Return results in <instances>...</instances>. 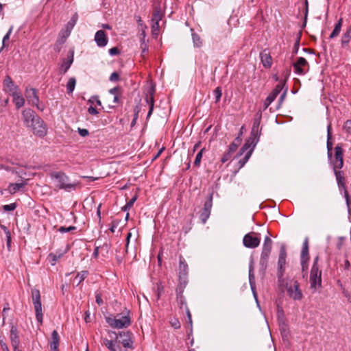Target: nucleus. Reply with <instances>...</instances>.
Segmentation results:
<instances>
[{
  "label": "nucleus",
  "mask_w": 351,
  "mask_h": 351,
  "mask_svg": "<svg viewBox=\"0 0 351 351\" xmlns=\"http://www.w3.org/2000/svg\"><path fill=\"white\" fill-rule=\"evenodd\" d=\"M32 301L36 313V318L38 322L43 323L42 304L40 302V293L38 289L32 290Z\"/></svg>",
  "instance_id": "nucleus-6"
},
{
  "label": "nucleus",
  "mask_w": 351,
  "mask_h": 351,
  "mask_svg": "<svg viewBox=\"0 0 351 351\" xmlns=\"http://www.w3.org/2000/svg\"><path fill=\"white\" fill-rule=\"evenodd\" d=\"M140 32H141V33L139 34V38H140L141 43L146 42V40H145V37H146L145 29H143V30H141Z\"/></svg>",
  "instance_id": "nucleus-63"
},
{
  "label": "nucleus",
  "mask_w": 351,
  "mask_h": 351,
  "mask_svg": "<svg viewBox=\"0 0 351 351\" xmlns=\"http://www.w3.org/2000/svg\"><path fill=\"white\" fill-rule=\"evenodd\" d=\"M343 151L341 145L335 147V154L331 165L333 169H341L343 166Z\"/></svg>",
  "instance_id": "nucleus-10"
},
{
  "label": "nucleus",
  "mask_w": 351,
  "mask_h": 351,
  "mask_svg": "<svg viewBox=\"0 0 351 351\" xmlns=\"http://www.w3.org/2000/svg\"><path fill=\"white\" fill-rule=\"evenodd\" d=\"M162 19V13L159 8H156L153 12L152 21H160Z\"/></svg>",
  "instance_id": "nucleus-37"
},
{
  "label": "nucleus",
  "mask_w": 351,
  "mask_h": 351,
  "mask_svg": "<svg viewBox=\"0 0 351 351\" xmlns=\"http://www.w3.org/2000/svg\"><path fill=\"white\" fill-rule=\"evenodd\" d=\"M232 154L231 152H230L229 151H228L227 152H226L222 158H221V162L222 163H225L226 162H227L228 160H229L231 158V156H232Z\"/></svg>",
  "instance_id": "nucleus-53"
},
{
  "label": "nucleus",
  "mask_w": 351,
  "mask_h": 351,
  "mask_svg": "<svg viewBox=\"0 0 351 351\" xmlns=\"http://www.w3.org/2000/svg\"><path fill=\"white\" fill-rule=\"evenodd\" d=\"M4 90L10 95L18 91V86H16L10 76H6L3 81Z\"/></svg>",
  "instance_id": "nucleus-21"
},
{
  "label": "nucleus",
  "mask_w": 351,
  "mask_h": 351,
  "mask_svg": "<svg viewBox=\"0 0 351 351\" xmlns=\"http://www.w3.org/2000/svg\"><path fill=\"white\" fill-rule=\"evenodd\" d=\"M274 100L272 97L268 95L264 101L263 110H265Z\"/></svg>",
  "instance_id": "nucleus-45"
},
{
  "label": "nucleus",
  "mask_w": 351,
  "mask_h": 351,
  "mask_svg": "<svg viewBox=\"0 0 351 351\" xmlns=\"http://www.w3.org/2000/svg\"><path fill=\"white\" fill-rule=\"evenodd\" d=\"M51 177L56 179V187L60 189H63L66 191L70 192L75 191L77 186L79 185V184L77 182H70L69 178L64 172L62 171L53 172L51 174Z\"/></svg>",
  "instance_id": "nucleus-2"
},
{
  "label": "nucleus",
  "mask_w": 351,
  "mask_h": 351,
  "mask_svg": "<svg viewBox=\"0 0 351 351\" xmlns=\"http://www.w3.org/2000/svg\"><path fill=\"white\" fill-rule=\"evenodd\" d=\"M310 283L311 288L315 291L322 287V270L319 267L311 268Z\"/></svg>",
  "instance_id": "nucleus-9"
},
{
  "label": "nucleus",
  "mask_w": 351,
  "mask_h": 351,
  "mask_svg": "<svg viewBox=\"0 0 351 351\" xmlns=\"http://www.w3.org/2000/svg\"><path fill=\"white\" fill-rule=\"evenodd\" d=\"M261 234L251 232L246 234L243 239V243L245 247L255 248L260 245Z\"/></svg>",
  "instance_id": "nucleus-7"
},
{
  "label": "nucleus",
  "mask_w": 351,
  "mask_h": 351,
  "mask_svg": "<svg viewBox=\"0 0 351 351\" xmlns=\"http://www.w3.org/2000/svg\"><path fill=\"white\" fill-rule=\"evenodd\" d=\"M76 80L74 77H71L66 84V89L68 94H71L75 89Z\"/></svg>",
  "instance_id": "nucleus-34"
},
{
  "label": "nucleus",
  "mask_w": 351,
  "mask_h": 351,
  "mask_svg": "<svg viewBox=\"0 0 351 351\" xmlns=\"http://www.w3.org/2000/svg\"><path fill=\"white\" fill-rule=\"evenodd\" d=\"M11 95L13 97V101L17 109H19L24 106L25 99L19 90L14 93H13Z\"/></svg>",
  "instance_id": "nucleus-24"
},
{
  "label": "nucleus",
  "mask_w": 351,
  "mask_h": 351,
  "mask_svg": "<svg viewBox=\"0 0 351 351\" xmlns=\"http://www.w3.org/2000/svg\"><path fill=\"white\" fill-rule=\"evenodd\" d=\"M351 39V27L345 32L341 38V45L343 47L348 46Z\"/></svg>",
  "instance_id": "nucleus-31"
},
{
  "label": "nucleus",
  "mask_w": 351,
  "mask_h": 351,
  "mask_svg": "<svg viewBox=\"0 0 351 351\" xmlns=\"http://www.w3.org/2000/svg\"><path fill=\"white\" fill-rule=\"evenodd\" d=\"M188 274V265L182 256L179 259V276L180 278H184Z\"/></svg>",
  "instance_id": "nucleus-23"
},
{
  "label": "nucleus",
  "mask_w": 351,
  "mask_h": 351,
  "mask_svg": "<svg viewBox=\"0 0 351 351\" xmlns=\"http://www.w3.org/2000/svg\"><path fill=\"white\" fill-rule=\"evenodd\" d=\"M337 183L339 191H343V196L346 197V193H348L346 186V178L343 171L341 169H333Z\"/></svg>",
  "instance_id": "nucleus-16"
},
{
  "label": "nucleus",
  "mask_w": 351,
  "mask_h": 351,
  "mask_svg": "<svg viewBox=\"0 0 351 351\" xmlns=\"http://www.w3.org/2000/svg\"><path fill=\"white\" fill-rule=\"evenodd\" d=\"M260 57L261 60V62L265 68H270L272 64V58L270 53L267 51V50H264L260 53Z\"/></svg>",
  "instance_id": "nucleus-22"
},
{
  "label": "nucleus",
  "mask_w": 351,
  "mask_h": 351,
  "mask_svg": "<svg viewBox=\"0 0 351 351\" xmlns=\"http://www.w3.org/2000/svg\"><path fill=\"white\" fill-rule=\"evenodd\" d=\"M73 61V55L71 56V58H68L67 60H64L62 66H61V71L63 73H66L68 69L70 68L71 65L72 64Z\"/></svg>",
  "instance_id": "nucleus-33"
},
{
  "label": "nucleus",
  "mask_w": 351,
  "mask_h": 351,
  "mask_svg": "<svg viewBox=\"0 0 351 351\" xmlns=\"http://www.w3.org/2000/svg\"><path fill=\"white\" fill-rule=\"evenodd\" d=\"M308 238L306 237L302 244V248L300 254V261L302 270L304 271L308 269Z\"/></svg>",
  "instance_id": "nucleus-13"
},
{
  "label": "nucleus",
  "mask_w": 351,
  "mask_h": 351,
  "mask_svg": "<svg viewBox=\"0 0 351 351\" xmlns=\"http://www.w3.org/2000/svg\"><path fill=\"white\" fill-rule=\"evenodd\" d=\"M177 302L180 307V308H182L184 307L186 308V302L184 297L182 295V291H178L177 290V295H176Z\"/></svg>",
  "instance_id": "nucleus-30"
},
{
  "label": "nucleus",
  "mask_w": 351,
  "mask_h": 351,
  "mask_svg": "<svg viewBox=\"0 0 351 351\" xmlns=\"http://www.w3.org/2000/svg\"><path fill=\"white\" fill-rule=\"evenodd\" d=\"M87 271H82L81 272H79L75 278V280H78L77 285H80L87 277Z\"/></svg>",
  "instance_id": "nucleus-39"
},
{
  "label": "nucleus",
  "mask_w": 351,
  "mask_h": 351,
  "mask_svg": "<svg viewBox=\"0 0 351 351\" xmlns=\"http://www.w3.org/2000/svg\"><path fill=\"white\" fill-rule=\"evenodd\" d=\"M137 199L136 196L133 197L127 204L125 206L123 207V210L126 211L127 210H129L134 204V203L136 202Z\"/></svg>",
  "instance_id": "nucleus-43"
},
{
  "label": "nucleus",
  "mask_w": 351,
  "mask_h": 351,
  "mask_svg": "<svg viewBox=\"0 0 351 351\" xmlns=\"http://www.w3.org/2000/svg\"><path fill=\"white\" fill-rule=\"evenodd\" d=\"M287 291L289 296L295 300H300L303 298L300 285L295 280H291L287 283Z\"/></svg>",
  "instance_id": "nucleus-5"
},
{
  "label": "nucleus",
  "mask_w": 351,
  "mask_h": 351,
  "mask_svg": "<svg viewBox=\"0 0 351 351\" xmlns=\"http://www.w3.org/2000/svg\"><path fill=\"white\" fill-rule=\"evenodd\" d=\"M286 257H287V252L285 246L284 245H282L280 249L279 252V257L278 261V278H282L283 276V274L285 273V266L286 265Z\"/></svg>",
  "instance_id": "nucleus-14"
},
{
  "label": "nucleus",
  "mask_w": 351,
  "mask_h": 351,
  "mask_svg": "<svg viewBox=\"0 0 351 351\" xmlns=\"http://www.w3.org/2000/svg\"><path fill=\"white\" fill-rule=\"evenodd\" d=\"M212 206V197L210 196V199L204 203L203 210L210 212Z\"/></svg>",
  "instance_id": "nucleus-46"
},
{
  "label": "nucleus",
  "mask_w": 351,
  "mask_h": 351,
  "mask_svg": "<svg viewBox=\"0 0 351 351\" xmlns=\"http://www.w3.org/2000/svg\"><path fill=\"white\" fill-rule=\"evenodd\" d=\"M343 19H340L337 23L335 24V28L332 33L330 35V38H334L337 36L341 32V26H342Z\"/></svg>",
  "instance_id": "nucleus-28"
},
{
  "label": "nucleus",
  "mask_w": 351,
  "mask_h": 351,
  "mask_svg": "<svg viewBox=\"0 0 351 351\" xmlns=\"http://www.w3.org/2000/svg\"><path fill=\"white\" fill-rule=\"evenodd\" d=\"M34 134L38 137H44L47 133V127L44 121L38 116L32 125L29 127Z\"/></svg>",
  "instance_id": "nucleus-8"
},
{
  "label": "nucleus",
  "mask_w": 351,
  "mask_h": 351,
  "mask_svg": "<svg viewBox=\"0 0 351 351\" xmlns=\"http://www.w3.org/2000/svg\"><path fill=\"white\" fill-rule=\"evenodd\" d=\"M16 208V203H12L10 204H5L3 206V208L5 211H12Z\"/></svg>",
  "instance_id": "nucleus-52"
},
{
  "label": "nucleus",
  "mask_w": 351,
  "mask_h": 351,
  "mask_svg": "<svg viewBox=\"0 0 351 351\" xmlns=\"http://www.w3.org/2000/svg\"><path fill=\"white\" fill-rule=\"evenodd\" d=\"M210 215V212L208 210H202L200 215H199V219L202 223H205L207 221V219L209 218Z\"/></svg>",
  "instance_id": "nucleus-41"
},
{
  "label": "nucleus",
  "mask_w": 351,
  "mask_h": 351,
  "mask_svg": "<svg viewBox=\"0 0 351 351\" xmlns=\"http://www.w3.org/2000/svg\"><path fill=\"white\" fill-rule=\"evenodd\" d=\"M78 133L81 136L85 137L88 135V130L84 128H78Z\"/></svg>",
  "instance_id": "nucleus-60"
},
{
  "label": "nucleus",
  "mask_w": 351,
  "mask_h": 351,
  "mask_svg": "<svg viewBox=\"0 0 351 351\" xmlns=\"http://www.w3.org/2000/svg\"><path fill=\"white\" fill-rule=\"evenodd\" d=\"M141 49H142L143 53L148 52V45L146 42L141 43Z\"/></svg>",
  "instance_id": "nucleus-62"
},
{
  "label": "nucleus",
  "mask_w": 351,
  "mask_h": 351,
  "mask_svg": "<svg viewBox=\"0 0 351 351\" xmlns=\"http://www.w3.org/2000/svg\"><path fill=\"white\" fill-rule=\"evenodd\" d=\"M186 313L188 319L189 326L190 327L191 330H192V317L190 310L187 306H186Z\"/></svg>",
  "instance_id": "nucleus-47"
},
{
  "label": "nucleus",
  "mask_w": 351,
  "mask_h": 351,
  "mask_svg": "<svg viewBox=\"0 0 351 351\" xmlns=\"http://www.w3.org/2000/svg\"><path fill=\"white\" fill-rule=\"evenodd\" d=\"M286 84V79L284 80H281L278 84H277L275 87V89L279 90L280 92L285 88Z\"/></svg>",
  "instance_id": "nucleus-56"
},
{
  "label": "nucleus",
  "mask_w": 351,
  "mask_h": 351,
  "mask_svg": "<svg viewBox=\"0 0 351 351\" xmlns=\"http://www.w3.org/2000/svg\"><path fill=\"white\" fill-rule=\"evenodd\" d=\"M191 31L193 32V29H191ZM192 38L195 47H200L202 46V41L200 36L197 34L192 32Z\"/></svg>",
  "instance_id": "nucleus-35"
},
{
  "label": "nucleus",
  "mask_w": 351,
  "mask_h": 351,
  "mask_svg": "<svg viewBox=\"0 0 351 351\" xmlns=\"http://www.w3.org/2000/svg\"><path fill=\"white\" fill-rule=\"evenodd\" d=\"M88 112L89 114H93V115H96L99 113L98 110L96 108H95L94 107H93L92 106H90L88 108Z\"/></svg>",
  "instance_id": "nucleus-64"
},
{
  "label": "nucleus",
  "mask_w": 351,
  "mask_h": 351,
  "mask_svg": "<svg viewBox=\"0 0 351 351\" xmlns=\"http://www.w3.org/2000/svg\"><path fill=\"white\" fill-rule=\"evenodd\" d=\"M95 41L100 47H104L107 45L108 39L104 30H99L95 33Z\"/></svg>",
  "instance_id": "nucleus-20"
},
{
  "label": "nucleus",
  "mask_w": 351,
  "mask_h": 351,
  "mask_svg": "<svg viewBox=\"0 0 351 351\" xmlns=\"http://www.w3.org/2000/svg\"><path fill=\"white\" fill-rule=\"evenodd\" d=\"M147 102L149 104V109L147 115V119H148L151 114H152L153 110H154V100L153 96H151L149 98H146Z\"/></svg>",
  "instance_id": "nucleus-40"
},
{
  "label": "nucleus",
  "mask_w": 351,
  "mask_h": 351,
  "mask_svg": "<svg viewBox=\"0 0 351 351\" xmlns=\"http://www.w3.org/2000/svg\"><path fill=\"white\" fill-rule=\"evenodd\" d=\"M60 338L57 330H54L51 333V337L49 340V345L50 346L51 351H59V344Z\"/></svg>",
  "instance_id": "nucleus-19"
},
{
  "label": "nucleus",
  "mask_w": 351,
  "mask_h": 351,
  "mask_svg": "<svg viewBox=\"0 0 351 351\" xmlns=\"http://www.w3.org/2000/svg\"><path fill=\"white\" fill-rule=\"evenodd\" d=\"M249 282L252 291L254 292V289L255 286V277L254 274V265L252 262L249 266Z\"/></svg>",
  "instance_id": "nucleus-27"
},
{
  "label": "nucleus",
  "mask_w": 351,
  "mask_h": 351,
  "mask_svg": "<svg viewBox=\"0 0 351 351\" xmlns=\"http://www.w3.org/2000/svg\"><path fill=\"white\" fill-rule=\"evenodd\" d=\"M109 248V245L108 243H104L103 245L96 246L93 254V258H97L98 257L99 249L104 250L108 252Z\"/></svg>",
  "instance_id": "nucleus-36"
},
{
  "label": "nucleus",
  "mask_w": 351,
  "mask_h": 351,
  "mask_svg": "<svg viewBox=\"0 0 351 351\" xmlns=\"http://www.w3.org/2000/svg\"><path fill=\"white\" fill-rule=\"evenodd\" d=\"M205 148H202L196 155L195 161H194V165L195 166H199L202 158V154L204 152Z\"/></svg>",
  "instance_id": "nucleus-42"
},
{
  "label": "nucleus",
  "mask_w": 351,
  "mask_h": 351,
  "mask_svg": "<svg viewBox=\"0 0 351 351\" xmlns=\"http://www.w3.org/2000/svg\"><path fill=\"white\" fill-rule=\"evenodd\" d=\"M76 230V227L75 226H69V227H64V226H61L60 228H59V232H60L61 233H64V232H70V231H72V230Z\"/></svg>",
  "instance_id": "nucleus-51"
},
{
  "label": "nucleus",
  "mask_w": 351,
  "mask_h": 351,
  "mask_svg": "<svg viewBox=\"0 0 351 351\" xmlns=\"http://www.w3.org/2000/svg\"><path fill=\"white\" fill-rule=\"evenodd\" d=\"M88 102L89 103H91L92 104H97L98 106H101V102L98 96H92L89 99H88Z\"/></svg>",
  "instance_id": "nucleus-49"
},
{
  "label": "nucleus",
  "mask_w": 351,
  "mask_h": 351,
  "mask_svg": "<svg viewBox=\"0 0 351 351\" xmlns=\"http://www.w3.org/2000/svg\"><path fill=\"white\" fill-rule=\"evenodd\" d=\"M259 125L260 122L258 120H255L253 123V125L252 128L251 133L250 137L246 140L245 144L241 147L239 152V155L241 156L243 155L245 152L246 154H245L244 158L242 160H240L239 161V163L240 165V167H242L244 166V165L247 162L249 158H250L252 153L253 152V149L256 144V143L258 141L259 138Z\"/></svg>",
  "instance_id": "nucleus-1"
},
{
  "label": "nucleus",
  "mask_w": 351,
  "mask_h": 351,
  "mask_svg": "<svg viewBox=\"0 0 351 351\" xmlns=\"http://www.w3.org/2000/svg\"><path fill=\"white\" fill-rule=\"evenodd\" d=\"M287 90H288V88L285 87L283 93L281 94V95L279 98V100H278L279 105H281L282 103L284 101V100L286 97L287 93Z\"/></svg>",
  "instance_id": "nucleus-57"
},
{
  "label": "nucleus",
  "mask_w": 351,
  "mask_h": 351,
  "mask_svg": "<svg viewBox=\"0 0 351 351\" xmlns=\"http://www.w3.org/2000/svg\"><path fill=\"white\" fill-rule=\"evenodd\" d=\"M108 52L110 56H117L120 53L117 47H112L110 49Z\"/></svg>",
  "instance_id": "nucleus-61"
},
{
  "label": "nucleus",
  "mask_w": 351,
  "mask_h": 351,
  "mask_svg": "<svg viewBox=\"0 0 351 351\" xmlns=\"http://www.w3.org/2000/svg\"><path fill=\"white\" fill-rule=\"evenodd\" d=\"M17 332L16 327L12 326L10 329V340L12 347L19 346V338Z\"/></svg>",
  "instance_id": "nucleus-25"
},
{
  "label": "nucleus",
  "mask_w": 351,
  "mask_h": 351,
  "mask_svg": "<svg viewBox=\"0 0 351 351\" xmlns=\"http://www.w3.org/2000/svg\"><path fill=\"white\" fill-rule=\"evenodd\" d=\"M345 199H346V205H347L348 210V213L351 217V200H350V195L348 193H346Z\"/></svg>",
  "instance_id": "nucleus-48"
},
{
  "label": "nucleus",
  "mask_w": 351,
  "mask_h": 351,
  "mask_svg": "<svg viewBox=\"0 0 351 351\" xmlns=\"http://www.w3.org/2000/svg\"><path fill=\"white\" fill-rule=\"evenodd\" d=\"M38 115L30 108H26L22 111V119L26 127L29 128L32 125Z\"/></svg>",
  "instance_id": "nucleus-15"
},
{
  "label": "nucleus",
  "mask_w": 351,
  "mask_h": 351,
  "mask_svg": "<svg viewBox=\"0 0 351 351\" xmlns=\"http://www.w3.org/2000/svg\"><path fill=\"white\" fill-rule=\"evenodd\" d=\"M304 66H308V63L303 57L299 58L297 62L293 63L295 72L298 75H304L306 73V71L303 69Z\"/></svg>",
  "instance_id": "nucleus-18"
},
{
  "label": "nucleus",
  "mask_w": 351,
  "mask_h": 351,
  "mask_svg": "<svg viewBox=\"0 0 351 351\" xmlns=\"http://www.w3.org/2000/svg\"><path fill=\"white\" fill-rule=\"evenodd\" d=\"M272 240L268 236L265 237L264 243L263 245L262 252L261 254L260 263L261 266L266 268L267 265L268 258L269 257L271 248H272Z\"/></svg>",
  "instance_id": "nucleus-4"
},
{
  "label": "nucleus",
  "mask_w": 351,
  "mask_h": 351,
  "mask_svg": "<svg viewBox=\"0 0 351 351\" xmlns=\"http://www.w3.org/2000/svg\"><path fill=\"white\" fill-rule=\"evenodd\" d=\"M112 333L115 335L116 338L118 337L120 338L119 342L123 345L124 348H133V334L131 332L122 331L120 332L118 335H117L114 332H112Z\"/></svg>",
  "instance_id": "nucleus-12"
},
{
  "label": "nucleus",
  "mask_w": 351,
  "mask_h": 351,
  "mask_svg": "<svg viewBox=\"0 0 351 351\" xmlns=\"http://www.w3.org/2000/svg\"><path fill=\"white\" fill-rule=\"evenodd\" d=\"M343 128L346 131V132L351 134V120H347L344 123Z\"/></svg>",
  "instance_id": "nucleus-50"
},
{
  "label": "nucleus",
  "mask_w": 351,
  "mask_h": 351,
  "mask_svg": "<svg viewBox=\"0 0 351 351\" xmlns=\"http://www.w3.org/2000/svg\"><path fill=\"white\" fill-rule=\"evenodd\" d=\"M104 345L110 351H119L120 350V346L119 345L116 346L115 343L109 340L106 338L102 339Z\"/></svg>",
  "instance_id": "nucleus-26"
},
{
  "label": "nucleus",
  "mask_w": 351,
  "mask_h": 351,
  "mask_svg": "<svg viewBox=\"0 0 351 351\" xmlns=\"http://www.w3.org/2000/svg\"><path fill=\"white\" fill-rule=\"evenodd\" d=\"M332 125L329 123L327 126V155L330 162H332Z\"/></svg>",
  "instance_id": "nucleus-17"
},
{
  "label": "nucleus",
  "mask_w": 351,
  "mask_h": 351,
  "mask_svg": "<svg viewBox=\"0 0 351 351\" xmlns=\"http://www.w3.org/2000/svg\"><path fill=\"white\" fill-rule=\"evenodd\" d=\"M137 23H138L139 31L147 29V26L143 23V22L141 20V18L140 16L137 17Z\"/></svg>",
  "instance_id": "nucleus-54"
},
{
  "label": "nucleus",
  "mask_w": 351,
  "mask_h": 351,
  "mask_svg": "<svg viewBox=\"0 0 351 351\" xmlns=\"http://www.w3.org/2000/svg\"><path fill=\"white\" fill-rule=\"evenodd\" d=\"M121 88L119 87V86H117V87H114L111 89L109 90V93L112 95H113L114 96H115L116 95H120L121 94Z\"/></svg>",
  "instance_id": "nucleus-55"
},
{
  "label": "nucleus",
  "mask_w": 351,
  "mask_h": 351,
  "mask_svg": "<svg viewBox=\"0 0 351 351\" xmlns=\"http://www.w3.org/2000/svg\"><path fill=\"white\" fill-rule=\"evenodd\" d=\"M12 29H13V27H10V28L8 31L7 34L3 36V40H2V46H1V47L0 49V52L3 50V49L4 47H6V42L8 41L9 39H10V34H11V33L12 32Z\"/></svg>",
  "instance_id": "nucleus-38"
},
{
  "label": "nucleus",
  "mask_w": 351,
  "mask_h": 351,
  "mask_svg": "<svg viewBox=\"0 0 351 351\" xmlns=\"http://www.w3.org/2000/svg\"><path fill=\"white\" fill-rule=\"evenodd\" d=\"M109 80L111 81V82H116V81H118L119 80V74L117 73V72H113L110 77H109Z\"/></svg>",
  "instance_id": "nucleus-58"
},
{
  "label": "nucleus",
  "mask_w": 351,
  "mask_h": 351,
  "mask_svg": "<svg viewBox=\"0 0 351 351\" xmlns=\"http://www.w3.org/2000/svg\"><path fill=\"white\" fill-rule=\"evenodd\" d=\"M106 321L112 328L117 329L127 328L131 324L129 311L123 315L117 314L116 316L110 315L106 317Z\"/></svg>",
  "instance_id": "nucleus-3"
},
{
  "label": "nucleus",
  "mask_w": 351,
  "mask_h": 351,
  "mask_svg": "<svg viewBox=\"0 0 351 351\" xmlns=\"http://www.w3.org/2000/svg\"><path fill=\"white\" fill-rule=\"evenodd\" d=\"M77 15L75 14H74L71 20L67 23L66 25V36H68L70 33H71V29H73V27H74V25H75L76 22H77Z\"/></svg>",
  "instance_id": "nucleus-29"
},
{
  "label": "nucleus",
  "mask_w": 351,
  "mask_h": 351,
  "mask_svg": "<svg viewBox=\"0 0 351 351\" xmlns=\"http://www.w3.org/2000/svg\"><path fill=\"white\" fill-rule=\"evenodd\" d=\"M26 185L25 182L21 183H11L9 185V191L11 194L15 193L16 191H19L21 188L24 187Z\"/></svg>",
  "instance_id": "nucleus-32"
},
{
  "label": "nucleus",
  "mask_w": 351,
  "mask_h": 351,
  "mask_svg": "<svg viewBox=\"0 0 351 351\" xmlns=\"http://www.w3.org/2000/svg\"><path fill=\"white\" fill-rule=\"evenodd\" d=\"M213 95L215 97L216 102L219 101L221 99L222 93L220 87L216 88L213 91Z\"/></svg>",
  "instance_id": "nucleus-44"
},
{
  "label": "nucleus",
  "mask_w": 351,
  "mask_h": 351,
  "mask_svg": "<svg viewBox=\"0 0 351 351\" xmlns=\"http://www.w3.org/2000/svg\"><path fill=\"white\" fill-rule=\"evenodd\" d=\"M171 326L175 329H178L180 328V323L178 319H173L171 321Z\"/></svg>",
  "instance_id": "nucleus-59"
},
{
  "label": "nucleus",
  "mask_w": 351,
  "mask_h": 351,
  "mask_svg": "<svg viewBox=\"0 0 351 351\" xmlns=\"http://www.w3.org/2000/svg\"><path fill=\"white\" fill-rule=\"evenodd\" d=\"M25 97L29 104L36 106L38 109L42 111L44 110V107L39 105V98L36 88H27L25 90Z\"/></svg>",
  "instance_id": "nucleus-11"
}]
</instances>
